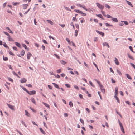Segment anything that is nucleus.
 <instances>
[{"mask_svg":"<svg viewBox=\"0 0 135 135\" xmlns=\"http://www.w3.org/2000/svg\"><path fill=\"white\" fill-rule=\"evenodd\" d=\"M22 88L29 95H32L36 94V91L35 90H32L30 91V92L22 86H21Z\"/></svg>","mask_w":135,"mask_h":135,"instance_id":"f257e3e1","label":"nucleus"},{"mask_svg":"<svg viewBox=\"0 0 135 135\" xmlns=\"http://www.w3.org/2000/svg\"><path fill=\"white\" fill-rule=\"evenodd\" d=\"M47 21L48 22V23L51 25H53V23L52 21L48 20H47Z\"/></svg>","mask_w":135,"mask_h":135,"instance_id":"473e14b6","label":"nucleus"},{"mask_svg":"<svg viewBox=\"0 0 135 135\" xmlns=\"http://www.w3.org/2000/svg\"><path fill=\"white\" fill-rule=\"evenodd\" d=\"M9 53L10 55L13 56L15 55V54L10 51H9Z\"/></svg>","mask_w":135,"mask_h":135,"instance_id":"49530a36","label":"nucleus"},{"mask_svg":"<svg viewBox=\"0 0 135 135\" xmlns=\"http://www.w3.org/2000/svg\"><path fill=\"white\" fill-rule=\"evenodd\" d=\"M42 41H43V42L44 43H45L46 44H48V43L45 40H43Z\"/></svg>","mask_w":135,"mask_h":135,"instance_id":"052dcab7","label":"nucleus"},{"mask_svg":"<svg viewBox=\"0 0 135 135\" xmlns=\"http://www.w3.org/2000/svg\"><path fill=\"white\" fill-rule=\"evenodd\" d=\"M111 81L112 82V83H115V81L113 80L112 78L111 79Z\"/></svg>","mask_w":135,"mask_h":135,"instance_id":"e2e57ef3","label":"nucleus"},{"mask_svg":"<svg viewBox=\"0 0 135 135\" xmlns=\"http://www.w3.org/2000/svg\"><path fill=\"white\" fill-rule=\"evenodd\" d=\"M103 46H107L108 47V48H109L110 46L108 44L107 42H103Z\"/></svg>","mask_w":135,"mask_h":135,"instance_id":"0eeeda50","label":"nucleus"},{"mask_svg":"<svg viewBox=\"0 0 135 135\" xmlns=\"http://www.w3.org/2000/svg\"><path fill=\"white\" fill-rule=\"evenodd\" d=\"M75 26H76V27L77 28H78V29L79 28V25L78 24H75Z\"/></svg>","mask_w":135,"mask_h":135,"instance_id":"338daca9","label":"nucleus"},{"mask_svg":"<svg viewBox=\"0 0 135 135\" xmlns=\"http://www.w3.org/2000/svg\"><path fill=\"white\" fill-rule=\"evenodd\" d=\"M118 88L116 87L115 89V93L114 96H117L118 94Z\"/></svg>","mask_w":135,"mask_h":135,"instance_id":"7ed1b4c3","label":"nucleus"},{"mask_svg":"<svg viewBox=\"0 0 135 135\" xmlns=\"http://www.w3.org/2000/svg\"><path fill=\"white\" fill-rule=\"evenodd\" d=\"M26 86H28V87H32V85L30 84H26Z\"/></svg>","mask_w":135,"mask_h":135,"instance_id":"8fccbe9b","label":"nucleus"},{"mask_svg":"<svg viewBox=\"0 0 135 135\" xmlns=\"http://www.w3.org/2000/svg\"><path fill=\"white\" fill-rule=\"evenodd\" d=\"M99 87H100L101 91L103 92V93H104L105 92V90L103 86L102 85V86H100Z\"/></svg>","mask_w":135,"mask_h":135,"instance_id":"423d86ee","label":"nucleus"},{"mask_svg":"<svg viewBox=\"0 0 135 135\" xmlns=\"http://www.w3.org/2000/svg\"><path fill=\"white\" fill-rule=\"evenodd\" d=\"M60 62L61 64L63 65H65L66 63V62H65V61L63 60H61L60 61Z\"/></svg>","mask_w":135,"mask_h":135,"instance_id":"393cba45","label":"nucleus"},{"mask_svg":"<svg viewBox=\"0 0 135 135\" xmlns=\"http://www.w3.org/2000/svg\"><path fill=\"white\" fill-rule=\"evenodd\" d=\"M3 33L6 35L8 36V37H10V35L7 32L3 31Z\"/></svg>","mask_w":135,"mask_h":135,"instance_id":"37998d69","label":"nucleus"},{"mask_svg":"<svg viewBox=\"0 0 135 135\" xmlns=\"http://www.w3.org/2000/svg\"><path fill=\"white\" fill-rule=\"evenodd\" d=\"M80 14H81V15L82 16H85L86 15V14L85 13H83L82 11L81 12V13Z\"/></svg>","mask_w":135,"mask_h":135,"instance_id":"ea45409f","label":"nucleus"},{"mask_svg":"<svg viewBox=\"0 0 135 135\" xmlns=\"http://www.w3.org/2000/svg\"><path fill=\"white\" fill-rule=\"evenodd\" d=\"M114 59V62L115 64L117 65H119V62L118 60L116 57H115Z\"/></svg>","mask_w":135,"mask_h":135,"instance_id":"1a4fd4ad","label":"nucleus"},{"mask_svg":"<svg viewBox=\"0 0 135 135\" xmlns=\"http://www.w3.org/2000/svg\"><path fill=\"white\" fill-rule=\"evenodd\" d=\"M131 65L132 66L134 69H135V65L133 63H130Z\"/></svg>","mask_w":135,"mask_h":135,"instance_id":"864d4df0","label":"nucleus"},{"mask_svg":"<svg viewBox=\"0 0 135 135\" xmlns=\"http://www.w3.org/2000/svg\"><path fill=\"white\" fill-rule=\"evenodd\" d=\"M8 40L9 41H13L14 40L12 39V38L10 37H8Z\"/></svg>","mask_w":135,"mask_h":135,"instance_id":"f704fd0d","label":"nucleus"},{"mask_svg":"<svg viewBox=\"0 0 135 135\" xmlns=\"http://www.w3.org/2000/svg\"><path fill=\"white\" fill-rule=\"evenodd\" d=\"M98 40L97 37H95L94 38V41H96Z\"/></svg>","mask_w":135,"mask_h":135,"instance_id":"680f3d73","label":"nucleus"},{"mask_svg":"<svg viewBox=\"0 0 135 135\" xmlns=\"http://www.w3.org/2000/svg\"><path fill=\"white\" fill-rule=\"evenodd\" d=\"M125 1L127 3L128 5L130 6H131V7H133V6L132 4H131V2H130L129 1H128L127 0H126Z\"/></svg>","mask_w":135,"mask_h":135,"instance_id":"f8f14e48","label":"nucleus"},{"mask_svg":"<svg viewBox=\"0 0 135 135\" xmlns=\"http://www.w3.org/2000/svg\"><path fill=\"white\" fill-rule=\"evenodd\" d=\"M22 46L25 48V49L27 50L28 51L29 50V48H27L26 46L24 44H22Z\"/></svg>","mask_w":135,"mask_h":135,"instance_id":"4be33fe9","label":"nucleus"},{"mask_svg":"<svg viewBox=\"0 0 135 135\" xmlns=\"http://www.w3.org/2000/svg\"><path fill=\"white\" fill-rule=\"evenodd\" d=\"M106 16H107V18H112V17L110 15H109L107 14L106 15Z\"/></svg>","mask_w":135,"mask_h":135,"instance_id":"a18cd8bd","label":"nucleus"},{"mask_svg":"<svg viewBox=\"0 0 135 135\" xmlns=\"http://www.w3.org/2000/svg\"><path fill=\"white\" fill-rule=\"evenodd\" d=\"M80 122L81 123H82L83 124V125H84V122L83 120L82 119H80Z\"/></svg>","mask_w":135,"mask_h":135,"instance_id":"e433bc0d","label":"nucleus"},{"mask_svg":"<svg viewBox=\"0 0 135 135\" xmlns=\"http://www.w3.org/2000/svg\"><path fill=\"white\" fill-rule=\"evenodd\" d=\"M39 129L40 130V131L41 132V133L45 135V134L46 133L44 131L42 128H40Z\"/></svg>","mask_w":135,"mask_h":135,"instance_id":"dca6fc26","label":"nucleus"},{"mask_svg":"<svg viewBox=\"0 0 135 135\" xmlns=\"http://www.w3.org/2000/svg\"><path fill=\"white\" fill-rule=\"evenodd\" d=\"M43 123L44 126L45 127H46V128H47V126L46 124V123H45V122H44Z\"/></svg>","mask_w":135,"mask_h":135,"instance_id":"bf43d9fd","label":"nucleus"},{"mask_svg":"<svg viewBox=\"0 0 135 135\" xmlns=\"http://www.w3.org/2000/svg\"><path fill=\"white\" fill-rule=\"evenodd\" d=\"M118 121L119 126L121 128L122 127H123V125L122 123L120 122V120L119 119L118 120Z\"/></svg>","mask_w":135,"mask_h":135,"instance_id":"b1692460","label":"nucleus"},{"mask_svg":"<svg viewBox=\"0 0 135 135\" xmlns=\"http://www.w3.org/2000/svg\"><path fill=\"white\" fill-rule=\"evenodd\" d=\"M129 48L130 49L131 51L133 53H135V52L133 51V48H132V46H129Z\"/></svg>","mask_w":135,"mask_h":135,"instance_id":"58836bf2","label":"nucleus"},{"mask_svg":"<svg viewBox=\"0 0 135 135\" xmlns=\"http://www.w3.org/2000/svg\"><path fill=\"white\" fill-rule=\"evenodd\" d=\"M96 31L97 33H99L100 35H101L102 37H103L104 36V33L103 32H102L99 31H98L97 30H96Z\"/></svg>","mask_w":135,"mask_h":135,"instance_id":"20e7f679","label":"nucleus"},{"mask_svg":"<svg viewBox=\"0 0 135 135\" xmlns=\"http://www.w3.org/2000/svg\"><path fill=\"white\" fill-rule=\"evenodd\" d=\"M102 13L104 16H106V15L105 14V12L104 11H101Z\"/></svg>","mask_w":135,"mask_h":135,"instance_id":"5fc2aeb1","label":"nucleus"},{"mask_svg":"<svg viewBox=\"0 0 135 135\" xmlns=\"http://www.w3.org/2000/svg\"><path fill=\"white\" fill-rule=\"evenodd\" d=\"M8 79L9 81H11V82H13V80L10 77H8Z\"/></svg>","mask_w":135,"mask_h":135,"instance_id":"a19ab883","label":"nucleus"},{"mask_svg":"<svg viewBox=\"0 0 135 135\" xmlns=\"http://www.w3.org/2000/svg\"><path fill=\"white\" fill-rule=\"evenodd\" d=\"M112 20L114 22H118V21L117 18H113L112 17Z\"/></svg>","mask_w":135,"mask_h":135,"instance_id":"4468645a","label":"nucleus"},{"mask_svg":"<svg viewBox=\"0 0 135 135\" xmlns=\"http://www.w3.org/2000/svg\"><path fill=\"white\" fill-rule=\"evenodd\" d=\"M96 15L97 16L99 17L102 18V19H103L102 18L103 17L101 14H96Z\"/></svg>","mask_w":135,"mask_h":135,"instance_id":"bb28decb","label":"nucleus"},{"mask_svg":"<svg viewBox=\"0 0 135 135\" xmlns=\"http://www.w3.org/2000/svg\"><path fill=\"white\" fill-rule=\"evenodd\" d=\"M105 6L106 8L108 9H110L111 8V7L107 4H105Z\"/></svg>","mask_w":135,"mask_h":135,"instance_id":"7c9ffc66","label":"nucleus"},{"mask_svg":"<svg viewBox=\"0 0 135 135\" xmlns=\"http://www.w3.org/2000/svg\"><path fill=\"white\" fill-rule=\"evenodd\" d=\"M65 85L67 87L69 88L70 87V85L69 84H65Z\"/></svg>","mask_w":135,"mask_h":135,"instance_id":"4d7b16f0","label":"nucleus"},{"mask_svg":"<svg viewBox=\"0 0 135 135\" xmlns=\"http://www.w3.org/2000/svg\"><path fill=\"white\" fill-rule=\"evenodd\" d=\"M7 104L9 107L12 110H14V106L12 105H11L9 104L8 103H7Z\"/></svg>","mask_w":135,"mask_h":135,"instance_id":"39448f33","label":"nucleus"},{"mask_svg":"<svg viewBox=\"0 0 135 135\" xmlns=\"http://www.w3.org/2000/svg\"><path fill=\"white\" fill-rule=\"evenodd\" d=\"M117 73L120 75H122V73L121 72V71L118 69H117Z\"/></svg>","mask_w":135,"mask_h":135,"instance_id":"c9c22d12","label":"nucleus"},{"mask_svg":"<svg viewBox=\"0 0 135 135\" xmlns=\"http://www.w3.org/2000/svg\"><path fill=\"white\" fill-rule=\"evenodd\" d=\"M25 115L28 117H30V114L26 110H25Z\"/></svg>","mask_w":135,"mask_h":135,"instance_id":"a211bd4d","label":"nucleus"},{"mask_svg":"<svg viewBox=\"0 0 135 135\" xmlns=\"http://www.w3.org/2000/svg\"><path fill=\"white\" fill-rule=\"evenodd\" d=\"M76 5L79 7H82V5L81 4H76Z\"/></svg>","mask_w":135,"mask_h":135,"instance_id":"774afa93","label":"nucleus"},{"mask_svg":"<svg viewBox=\"0 0 135 135\" xmlns=\"http://www.w3.org/2000/svg\"><path fill=\"white\" fill-rule=\"evenodd\" d=\"M32 56V55L31 54L30 52H28L27 54V58L28 59H30V57Z\"/></svg>","mask_w":135,"mask_h":135,"instance_id":"9d476101","label":"nucleus"},{"mask_svg":"<svg viewBox=\"0 0 135 135\" xmlns=\"http://www.w3.org/2000/svg\"><path fill=\"white\" fill-rule=\"evenodd\" d=\"M20 81H21V83H25L27 81V80L25 78H23L21 79Z\"/></svg>","mask_w":135,"mask_h":135,"instance_id":"6e6552de","label":"nucleus"},{"mask_svg":"<svg viewBox=\"0 0 135 135\" xmlns=\"http://www.w3.org/2000/svg\"><path fill=\"white\" fill-rule=\"evenodd\" d=\"M78 31L77 30H76L75 31V35L76 37L78 34Z\"/></svg>","mask_w":135,"mask_h":135,"instance_id":"c03bdc74","label":"nucleus"},{"mask_svg":"<svg viewBox=\"0 0 135 135\" xmlns=\"http://www.w3.org/2000/svg\"><path fill=\"white\" fill-rule=\"evenodd\" d=\"M121 22H124V24L126 25H128V22L127 21H121Z\"/></svg>","mask_w":135,"mask_h":135,"instance_id":"09e8293b","label":"nucleus"},{"mask_svg":"<svg viewBox=\"0 0 135 135\" xmlns=\"http://www.w3.org/2000/svg\"><path fill=\"white\" fill-rule=\"evenodd\" d=\"M74 11L80 14L81 12V11L79 10L75 9Z\"/></svg>","mask_w":135,"mask_h":135,"instance_id":"c756f323","label":"nucleus"},{"mask_svg":"<svg viewBox=\"0 0 135 135\" xmlns=\"http://www.w3.org/2000/svg\"><path fill=\"white\" fill-rule=\"evenodd\" d=\"M15 44L17 47L19 48L21 47V45L20 43L16 42H15Z\"/></svg>","mask_w":135,"mask_h":135,"instance_id":"ddd939ff","label":"nucleus"},{"mask_svg":"<svg viewBox=\"0 0 135 135\" xmlns=\"http://www.w3.org/2000/svg\"><path fill=\"white\" fill-rule=\"evenodd\" d=\"M93 64H94L95 67L96 68H97L98 71L99 72L100 71V70L98 68L97 65L95 63L93 62Z\"/></svg>","mask_w":135,"mask_h":135,"instance_id":"72a5a7b5","label":"nucleus"},{"mask_svg":"<svg viewBox=\"0 0 135 135\" xmlns=\"http://www.w3.org/2000/svg\"><path fill=\"white\" fill-rule=\"evenodd\" d=\"M3 59L4 61H6L8 60V58L7 57H5L4 56H3Z\"/></svg>","mask_w":135,"mask_h":135,"instance_id":"412c9836","label":"nucleus"},{"mask_svg":"<svg viewBox=\"0 0 135 135\" xmlns=\"http://www.w3.org/2000/svg\"><path fill=\"white\" fill-rule=\"evenodd\" d=\"M82 7L84 9L86 10V11H88L87 9L84 5H82V7Z\"/></svg>","mask_w":135,"mask_h":135,"instance_id":"4c0bfd02","label":"nucleus"},{"mask_svg":"<svg viewBox=\"0 0 135 135\" xmlns=\"http://www.w3.org/2000/svg\"><path fill=\"white\" fill-rule=\"evenodd\" d=\"M54 55L58 59H60V57L56 54H54Z\"/></svg>","mask_w":135,"mask_h":135,"instance_id":"79ce46f5","label":"nucleus"},{"mask_svg":"<svg viewBox=\"0 0 135 135\" xmlns=\"http://www.w3.org/2000/svg\"><path fill=\"white\" fill-rule=\"evenodd\" d=\"M69 105L70 107H72L73 106V104L71 101H70L69 103Z\"/></svg>","mask_w":135,"mask_h":135,"instance_id":"2f4dec72","label":"nucleus"},{"mask_svg":"<svg viewBox=\"0 0 135 135\" xmlns=\"http://www.w3.org/2000/svg\"><path fill=\"white\" fill-rule=\"evenodd\" d=\"M127 55L128 56V57L132 59V60H134V59L133 58L132 56L131 55H130L129 54H127Z\"/></svg>","mask_w":135,"mask_h":135,"instance_id":"cd10ccee","label":"nucleus"},{"mask_svg":"<svg viewBox=\"0 0 135 135\" xmlns=\"http://www.w3.org/2000/svg\"><path fill=\"white\" fill-rule=\"evenodd\" d=\"M125 102L126 104H127L129 105H131L130 103L128 101H126Z\"/></svg>","mask_w":135,"mask_h":135,"instance_id":"603ef678","label":"nucleus"},{"mask_svg":"<svg viewBox=\"0 0 135 135\" xmlns=\"http://www.w3.org/2000/svg\"><path fill=\"white\" fill-rule=\"evenodd\" d=\"M114 97L115 98V99L117 100L118 102L119 103H120V100H119L118 98V97H117V96H114Z\"/></svg>","mask_w":135,"mask_h":135,"instance_id":"f3484780","label":"nucleus"},{"mask_svg":"<svg viewBox=\"0 0 135 135\" xmlns=\"http://www.w3.org/2000/svg\"><path fill=\"white\" fill-rule=\"evenodd\" d=\"M48 88L50 89H52V87L50 85H48Z\"/></svg>","mask_w":135,"mask_h":135,"instance_id":"69168bd1","label":"nucleus"},{"mask_svg":"<svg viewBox=\"0 0 135 135\" xmlns=\"http://www.w3.org/2000/svg\"><path fill=\"white\" fill-rule=\"evenodd\" d=\"M30 109L33 112H36V111L33 108H32L31 107H30Z\"/></svg>","mask_w":135,"mask_h":135,"instance_id":"0e129e2a","label":"nucleus"},{"mask_svg":"<svg viewBox=\"0 0 135 135\" xmlns=\"http://www.w3.org/2000/svg\"><path fill=\"white\" fill-rule=\"evenodd\" d=\"M3 45L4 47L6 48H8V49H9V47L6 44L5 42L3 44Z\"/></svg>","mask_w":135,"mask_h":135,"instance_id":"c85d7f7f","label":"nucleus"},{"mask_svg":"<svg viewBox=\"0 0 135 135\" xmlns=\"http://www.w3.org/2000/svg\"><path fill=\"white\" fill-rule=\"evenodd\" d=\"M32 123L33 125H36L37 126H38V125L37 124H36L34 121H32Z\"/></svg>","mask_w":135,"mask_h":135,"instance_id":"13d9d810","label":"nucleus"},{"mask_svg":"<svg viewBox=\"0 0 135 135\" xmlns=\"http://www.w3.org/2000/svg\"><path fill=\"white\" fill-rule=\"evenodd\" d=\"M125 75L128 79L130 80L132 79V78L128 74H126Z\"/></svg>","mask_w":135,"mask_h":135,"instance_id":"6ab92c4d","label":"nucleus"},{"mask_svg":"<svg viewBox=\"0 0 135 135\" xmlns=\"http://www.w3.org/2000/svg\"><path fill=\"white\" fill-rule=\"evenodd\" d=\"M19 3L18 2L13 3V4L14 6H16L19 4Z\"/></svg>","mask_w":135,"mask_h":135,"instance_id":"6e6d98bb","label":"nucleus"},{"mask_svg":"<svg viewBox=\"0 0 135 135\" xmlns=\"http://www.w3.org/2000/svg\"><path fill=\"white\" fill-rule=\"evenodd\" d=\"M28 5L27 4H24L23 5V7L24 9H26L27 8Z\"/></svg>","mask_w":135,"mask_h":135,"instance_id":"aec40b11","label":"nucleus"},{"mask_svg":"<svg viewBox=\"0 0 135 135\" xmlns=\"http://www.w3.org/2000/svg\"><path fill=\"white\" fill-rule=\"evenodd\" d=\"M43 104L46 107H48L49 109L50 108V107L49 105L47 104V103H45L44 102H43Z\"/></svg>","mask_w":135,"mask_h":135,"instance_id":"a878e982","label":"nucleus"},{"mask_svg":"<svg viewBox=\"0 0 135 135\" xmlns=\"http://www.w3.org/2000/svg\"><path fill=\"white\" fill-rule=\"evenodd\" d=\"M31 101L34 104H36V102L34 98H32L31 99Z\"/></svg>","mask_w":135,"mask_h":135,"instance_id":"5701e85b","label":"nucleus"},{"mask_svg":"<svg viewBox=\"0 0 135 135\" xmlns=\"http://www.w3.org/2000/svg\"><path fill=\"white\" fill-rule=\"evenodd\" d=\"M74 88L77 90H79V87L76 85H74Z\"/></svg>","mask_w":135,"mask_h":135,"instance_id":"3c124183","label":"nucleus"},{"mask_svg":"<svg viewBox=\"0 0 135 135\" xmlns=\"http://www.w3.org/2000/svg\"><path fill=\"white\" fill-rule=\"evenodd\" d=\"M66 41H68V43L70 44H71V42L70 40H69V39L68 38H66Z\"/></svg>","mask_w":135,"mask_h":135,"instance_id":"de8ad7c7","label":"nucleus"},{"mask_svg":"<svg viewBox=\"0 0 135 135\" xmlns=\"http://www.w3.org/2000/svg\"><path fill=\"white\" fill-rule=\"evenodd\" d=\"M52 84H53L55 87L59 89H60L58 85L57 84L54 83H52Z\"/></svg>","mask_w":135,"mask_h":135,"instance_id":"9b49d317","label":"nucleus"},{"mask_svg":"<svg viewBox=\"0 0 135 135\" xmlns=\"http://www.w3.org/2000/svg\"><path fill=\"white\" fill-rule=\"evenodd\" d=\"M97 6L101 10H103L104 8V6L103 5L100 4L98 3H96Z\"/></svg>","mask_w":135,"mask_h":135,"instance_id":"f03ea898","label":"nucleus"},{"mask_svg":"<svg viewBox=\"0 0 135 135\" xmlns=\"http://www.w3.org/2000/svg\"><path fill=\"white\" fill-rule=\"evenodd\" d=\"M25 51L24 50H22L20 52V54L22 56H23L25 54Z\"/></svg>","mask_w":135,"mask_h":135,"instance_id":"2eb2a0df","label":"nucleus"}]
</instances>
